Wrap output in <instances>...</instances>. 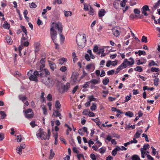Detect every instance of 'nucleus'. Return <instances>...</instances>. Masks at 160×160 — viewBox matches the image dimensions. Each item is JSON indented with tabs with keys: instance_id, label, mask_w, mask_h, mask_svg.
<instances>
[{
	"instance_id": "72a5a7b5",
	"label": "nucleus",
	"mask_w": 160,
	"mask_h": 160,
	"mask_svg": "<svg viewBox=\"0 0 160 160\" xmlns=\"http://www.w3.org/2000/svg\"><path fill=\"white\" fill-rule=\"evenodd\" d=\"M50 153L49 156V158L50 159H52L54 155V152H53V150L52 149H51L50 151Z\"/></svg>"
},
{
	"instance_id": "6ab92c4d",
	"label": "nucleus",
	"mask_w": 160,
	"mask_h": 160,
	"mask_svg": "<svg viewBox=\"0 0 160 160\" xmlns=\"http://www.w3.org/2000/svg\"><path fill=\"white\" fill-rule=\"evenodd\" d=\"M49 64L52 70H54L56 68V66L54 63L51 61H49Z\"/></svg>"
},
{
	"instance_id": "0eeeda50",
	"label": "nucleus",
	"mask_w": 160,
	"mask_h": 160,
	"mask_svg": "<svg viewBox=\"0 0 160 160\" xmlns=\"http://www.w3.org/2000/svg\"><path fill=\"white\" fill-rule=\"evenodd\" d=\"M23 112L25 113V115L26 118H31L33 117V112L31 109H28L26 111H23Z\"/></svg>"
},
{
	"instance_id": "de8ad7c7",
	"label": "nucleus",
	"mask_w": 160,
	"mask_h": 160,
	"mask_svg": "<svg viewBox=\"0 0 160 160\" xmlns=\"http://www.w3.org/2000/svg\"><path fill=\"white\" fill-rule=\"evenodd\" d=\"M134 13L135 14H138L140 13V11L137 8H135L134 9Z\"/></svg>"
},
{
	"instance_id": "412c9836",
	"label": "nucleus",
	"mask_w": 160,
	"mask_h": 160,
	"mask_svg": "<svg viewBox=\"0 0 160 160\" xmlns=\"http://www.w3.org/2000/svg\"><path fill=\"white\" fill-rule=\"evenodd\" d=\"M55 107L58 110H59L61 107V104L58 100H57L56 101Z\"/></svg>"
},
{
	"instance_id": "e2e57ef3",
	"label": "nucleus",
	"mask_w": 160,
	"mask_h": 160,
	"mask_svg": "<svg viewBox=\"0 0 160 160\" xmlns=\"http://www.w3.org/2000/svg\"><path fill=\"white\" fill-rule=\"evenodd\" d=\"M88 116L90 117H94L95 116L94 113L92 112L89 111L88 114Z\"/></svg>"
},
{
	"instance_id": "b1692460",
	"label": "nucleus",
	"mask_w": 160,
	"mask_h": 160,
	"mask_svg": "<svg viewBox=\"0 0 160 160\" xmlns=\"http://www.w3.org/2000/svg\"><path fill=\"white\" fill-rule=\"evenodd\" d=\"M66 62V60L65 58H62L58 60V63L62 65L64 62Z\"/></svg>"
},
{
	"instance_id": "4d7b16f0",
	"label": "nucleus",
	"mask_w": 160,
	"mask_h": 160,
	"mask_svg": "<svg viewBox=\"0 0 160 160\" xmlns=\"http://www.w3.org/2000/svg\"><path fill=\"white\" fill-rule=\"evenodd\" d=\"M30 8H35L37 7V5L33 2L31 4Z\"/></svg>"
},
{
	"instance_id": "c03bdc74",
	"label": "nucleus",
	"mask_w": 160,
	"mask_h": 160,
	"mask_svg": "<svg viewBox=\"0 0 160 160\" xmlns=\"http://www.w3.org/2000/svg\"><path fill=\"white\" fill-rule=\"evenodd\" d=\"M104 49L103 48H101V49H99L98 50V52H97V54L98 55H100L101 54H102V52H104Z\"/></svg>"
},
{
	"instance_id": "423d86ee",
	"label": "nucleus",
	"mask_w": 160,
	"mask_h": 160,
	"mask_svg": "<svg viewBox=\"0 0 160 160\" xmlns=\"http://www.w3.org/2000/svg\"><path fill=\"white\" fill-rule=\"evenodd\" d=\"M42 82L45 85L50 86L53 83L52 79L51 78L45 77L43 78L42 79Z\"/></svg>"
},
{
	"instance_id": "9d476101",
	"label": "nucleus",
	"mask_w": 160,
	"mask_h": 160,
	"mask_svg": "<svg viewBox=\"0 0 160 160\" xmlns=\"http://www.w3.org/2000/svg\"><path fill=\"white\" fill-rule=\"evenodd\" d=\"M50 72L49 71H39L38 72V76H40L42 77H46L47 75H49Z\"/></svg>"
},
{
	"instance_id": "680f3d73",
	"label": "nucleus",
	"mask_w": 160,
	"mask_h": 160,
	"mask_svg": "<svg viewBox=\"0 0 160 160\" xmlns=\"http://www.w3.org/2000/svg\"><path fill=\"white\" fill-rule=\"evenodd\" d=\"M93 52H98V47L97 46H95L94 47L93 49Z\"/></svg>"
},
{
	"instance_id": "a18cd8bd",
	"label": "nucleus",
	"mask_w": 160,
	"mask_h": 160,
	"mask_svg": "<svg viewBox=\"0 0 160 160\" xmlns=\"http://www.w3.org/2000/svg\"><path fill=\"white\" fill-rule=\"evenodd\" d=\"M127 2V1L123 0L121 2L120 5L122 7H124L126 5V3Z\"/></svg>"
},
{
	"instance_id": "c756f323",
	"label": "nucleus",
	"mask_w": 160,
	"mask_h": 160,
	"mask_svg": "<svg viewBox=\"0 0 160 160\" xmlns=\"http://www.w3.org/2000/svg\"><path fill=\"white\" fill-rule=\"evenodd\" d=\"M98 151L102 154H103L106 151V149L104 148H100L98 150Z\"/></svg>"
},
{
	"instance_id": "49530a36",
	"label": "nucleus",
	"mask_w": 160,
	"mask_h": 160,
	"mask_svg": "<svg viewBox=\"0 0 160 160\" xmlns=\"http://www.w3.org/2000/svg\"><path fill=\"white\" fill-rule=\"evenodd\" d=\"M88 99L90 102L94 101L96 100V98H94L93 96L92 95L89 96L88 97Z\"/></svg>"
},
{
	"instance_id": "ea45409f",
	"label": "nucleus",
	"mask_w": 160,
	"mask_h": 160,
	"mask_svg": "<svg viewBox=\"0 0 160 160\" xmlns=\"http://www.w3.org/2000/svg\"><path fill=\"white\" fill-rule=\"evenodd\" d=\"M141 157L144 158L145 157V155H146V152L142 150V149H141Z\"/></svg>"
},
{
	"instance_id": "603ef678",
	"label": "nucleus",
	"mask_w": 160,
	"mask_h": 160,
	"mask_svg": "<svg viewBox=\"0 0 160 160\" xmlns=\"http://www.w3.org/2000/svg\"><path fill=\"white\" fill-rule=\"evenodd\" d=\"M155 65L157 66V65L153 61H152L151 62L149 63V66L150 67Z\"/></svg>"
},
{
	"instance_id": "20e7f679",
	"label": "nucleus",
	"mask_w": 160,
	"mask_h": 160,
	"mask_svg": "<svg viewBox=\"0 0 160 160\" xmlns=\"http://www.w3.org/2000/svg\"><path fill=\"white\" fill-rule=\"evenodd\" d=\"M129 60H130V61L127 59H125L123 62L118 67L116 70H121L125 68L128 66L133 64L134 63V60L133 58H130Z\"/></svg>"
},
{
	"instance_id": "bb28decb",
	"label": "nucleus",
	"mask_w": 160,
	"mask_h": 160,
	"mask_svg": "<svg viewBox=\"0 0 160 160\" xmlns=\"http://www.w3.org/2000/svg\"><path fill=\"white\" fill-rule=\"evenodd\" d=\"M64 15L66 17L71 16L72 15V12L71 11H64Z\"/></svg>"
},
{
	"instance_id": "5701e85b",
	"label": "nucleus",
	"mask_w": 160,
	"mask_h": 160,
	"mask_svg": "<svg viewBox=\"0 0 160 160\" xmlns=\"http://www.w3.org/2000/svg\"><path fill=\"white\" fill-rule=\"evenodd\" d=\"M86 69H94L95 67L93 64H90L87 65L86 67Z\"/></svg>"
},
{
	"instance_id": "a878e982",
	"label": "nucleus",
	"mask_w": 160,
	"mask_h": 160,
	"mask_svg": "<svg viewBox=\"0 0 160 160\" xmlns=\"http://www.w3.org/2000/svg\"><path fill=\"white\" fill-rule=\"evenodd\" d=\"M43 110V112L44 115H46L47 114V110L44 105H42L41 106Z\"/></svg>"
},
{
	"instance_id": "8fccbe9b",
	"label": "nucleus",
	"mask_w": 160,
	"mask_h": 160,
	"mask_svg": "<svg viewBox=\"0 0 160 160\" xmlns=\"http://www.w3.org/2000/svg\"><path fill=\"white\" fill-rule=\"evenodd\" d=\"M83 9L85 11H88L89 10L88 5L84 3Z\"/></svg>"
},
{
	"instance_id": "f704fd0d",
	"label": "nucleus",
	"mask_w": 160,
	"mask_h": 160,
	"mask_svg": "<svg viewBox=\"0 0 160 160\" xmlns=\"http://www.w3.org/2000/svg\"><path fill=\"white\" fill-rule=\"evenodd\" d=\"M147 38L144 36H142L141 40V41L143 42L147 43Z\"/></svg>"
},
{
	"instance_id": "473e14b6",
	"label": "nucleus",
	"mask_w": 160,
	"mask_h": 160,
	"mask_svg": "<svg viewBox=\"0 0 160 160\" xmlns=\"http://www.w3.org/2000/svg\"><path fill=\"white\" fill-rule=\"evenodd\" d=\"M90 10L89 11V13L91 15H93L94 14V10L93 8L91 6L90 7Z\"/></svg>"
},
{
	"instance_id": "5fc2aeb1",
	"label": "nucleus",
	"mask_w": 160,
	"mask_h": 160,
	"mask_svg": "<svg viewBox=\"0 0 160 160\" xmlns=\"http://www.w3.org/2000/svg\"><path fill=\"white\" fill-rule=\"evenodd\" d=\"M14 75L16 77H19L21 76V74L19 72L16 71L14 73Z\"/></svg>"
},
{
	"instance_id": "c9c22d12",
	"label": "nucleus",
	"mask_w": 160,
	"mask_h": 160,
	"mask_svg": "<svg viewBox=\"0 0 160 160\" xmlns=\"http://www.w3.org/2000/svg\"><path fill=\"white\" fill-rule=\"evenodd\" d=\"M125 115L126 116H129L130 117H132L133 116V113L130 111H128V112H127L126 113Z\"/></svg>"
},
{
	"instance_id": "393cba45",
	"label": "nucleus",
	"mask_w": 160,
	"mask_h": 160,
	"mask_svg": "<svg viewBox=\"0 0 160 160\" xmlns=\"http://www.w3.org/2000/svg\"><path fill=\"white\" fill-rule=\"evenodd\" d=\"M19 99L22 101L23 102H24L27 99V97L25 96H23L22 95H19L18 96Z\"/></svg>"
},
{
	"instance_id": "f03ea898",
	"label": "nucleus",
	"mask_w": 160,
	"mask_h": 160,
	"mask_svg": "<svg viewBox=\"0 0 160 160\" xmlns=\"http://www.w3.org/2000/svg\"><path fill=\"white\" fill-rule=\"evenodd\" d=\"M50 135V130L48 131V134H47L46 132H44L42 129L40 128L37 132L36 136L38 138H40L41 139L45 140L47 139L49 140Z\"/></svg>"
},
{
	"instance_id": "79ce46f5",
	"label": "nucleus",
	"mask_w": 160,
	"mask_h": 160,
	"mask_svg": "<svg viewBox=\"0 0 160 160\" xmlns=\"http://www.w3.org/2000/svg\"><path fill=\"white\" fill-rule=\"evenodd\" d=\"M138 52L139 56H140L142 55H145L146 54V53L144 51L139 50L138 51Z\"/></svg>"
},
{
	"instance_id": "f257e3e1",
	"label": "nucleus",
	"mask_w": 160,
	"mask_h": 160,
	"mask_svg": "<svg viewBox=\"0 0 160 160\" xmlns=\"http://www.w3.org/2000/svg\"><path fill=\"white\" fill-rule=\"evenodd\" d=\"M62 27L61 23H53L52 24L50 30V34L52 39L53 42L56 41V39L57 36V32L54 29H57L60 33L62 32Z\"/></svg>"
},
{
	"instance_id": "6e6552de",
	"label": "nucleus",
	"mask_w": 160,
	"mask_h": 160,
	"mask_svg": "<svg viewBox=\"0 0 160 160\" xmlns=\"http://www.w3.org/2000/svg\"><path fill=\"white\" fill-rule=\"evenodd\" d=\"M26 145L25 144L23 143L21 144L20 146L17 147L16 148L17 153L19 155H21L22 153V150L24 149Z\"/></svg>"
},
{
	"instance_id": "4468645a",
	"label": "nucleus",
	"mask_w": 160,
	"mask_h": 160,
	"mask_svg": "<svg viewBox=\"0 0 160 160\" xmlns=\"http://www.w3.org/2000/svg\"><path fill=\"white\" fill-rule=\"evenodd\" d=\"M53 115L56 117H58L60 119H61L62 116L60 113L59 112V110H54L53 112Z\"/></svg>"
},
{
	"instance_id": "13d9d810",
	"label": "nucleus",
	"mask_w": 160,
	"mask_h": 160,
	"mask_svg": "<svg viewBox=\"0 0 160 160\" xmlns=\"http://www.w3.org/2000/svg\"><path fill=\"white\" fill-rule=\"evenodd\" d=\"M151 148L152 149V152L153 155H155L157 153V151L156 149L153 147H151Z\"/></svg>"
},
{
	"instance_id": "f3484780",
	"label": "nucleus",
	"mask_w": 160,
	"mask_h": 160,
	"mask_svg": "<svg viewBox=\"0 0 160 160\" xmlns=\"http://www.w3.org/2000/svg\"><path fill=\"white\" fill-rule=\"evenodd\" d=\"M106 13V12L104 9H101L98 12V14L99 17L102 18L105 15Z\"/></svg>"
},
{
	"instance_id": "2eb2a0df",
	"label": "nucleus",
	"mask_w": 160,
	"mask_h": 160,
	"mask_svg": "<svg viewBox=\"0 0 160 160\" xmlns=\"http://www.w3.org/2000/svg\"><path fill=\"white\" fill-rule=\"evenodd\" d=\"M39 44L38 42L35 43L34 44V47L35 48V52L36 54L38 53L39 51Z\"/></svg>"
},
{
	"instance_id": "f8f14e48",
	"label": "nucleus",
	"mask_w": 160,
	"mask_h": 160,
	"mask_svg": "<svg viewBox=\"0 0 160 160\" xmlns=\"http://www.w3.org/2000/svg\"><path fill=\"white\" fill-rule=\"evenodd\" d=\"M70 84L69 83H67L65 85H63L61 86V88L62 90V92H67L69 88Z\"/></svg>"
},
{
	"instance_id": "39448f33",
	"label": "nucleus",
	"mask_w": 160,
	"mask_h": 160,
	"mask_svg": "<svg viewBox=\"0 0 160 160\" xmlns=\"http://www.w3.org/2000/svg\"><path fill=\"white\" fill-rule=\"evenodd\" d=\"M29 71L28 72V75L29 77V79L32 81H38L37 78L38 77V72L37 71Z\"/></svg>"
},
{
	"instance_id": "7ed1b4c3",
	"label": "nucleus",
	"mask_w": 160,
	"mask_h": 160,
	"mask_svg": "<svg viewBox=\"0 0 160 160\" xmlns=\"http://www.w3.org/2000/svg\"><path fill=\"white\" fill-rule=\"evenodd\" d=\"M76 41L79 46L83 47L85 45V42L86 41V37L85 34H78L77 36Z\"/></svg>"
},
{
	"instance_id": "bf43d9fd",
	"label": "nucleus",
	"mask_w": 160,
	"mask_h": 160,
	"mask_svg": "<svg viewBox=\"0 0 160 160\" xmlns=\"http://www.w3.org/2000/svg\"><path fill=\"white\" fill-rule=\"evenodd\" d=\"M77 158L78 160H80V158H84L83 155L82 154H79L77 155Z\"/></svg>"
},
{
	"instance_id": "1a4fd4ad",
	"label": "nucleus",
	"mask_w": 160,
	"mask_h": 160,
	"mask_svg": "<svg viewBox=\"0 0 160 160\" xmlns=\"http://www.w3.org/2000/svg\"><path fill=\"white\" fill-rule=\"evenodd\" d=\"M45 58H42L40 61V70H47L46 69L44 68L45 66Z\"/></svg>"
},
{
	"instance_id": "e433bc0d",
	"label": "nucleus",
	"mask_w": 160,
	"mask_h": 160,
	"mask_svg": "<svg viewBox=\"0 0 160 160\" xmlns=\"http://www.w3.org/2000/svg\"><path fill=\"white\" fill-rule=\"evenodd\" d=\"M22 32H24L26 35L27 34V31L25 26H21V27Z\"/></svg>"
},
{
	"instance_id": "37998d69",
	"label": "nucleus",
	"mask_w": 160,
	"mask_h": 160,
	"mask_svg": "<svg viewBox=\"0 0 160 160\" xmlns=\"http://www.w3.org/2000/svg\"><path fill=\"white\" fill-rule=\"evenodd\" d=\"M109 82V80L108 78H106L103 80L102 81L103 84L106 85L108 84V83Z\"/></svg>"
},
{
	"instance_id": "338daca9",
	"label": "nucleus",
	"mask_w": 160,
	"mask_h": 160,
	"mask_svg": "<svg viewBox=\"0 0 160 160\" xmlns=\"http://www.w3.org/2000/svg\"><path fill=\"white\" fill-rule=\"evenodd\" d=\"M47 99L49 101H51L52 100V96L50 94H48L47 97Z\"/></svg>"
},
{
	"instance_id": "aec40b11",
	"label": "nucleus",
	"mask_w": 160,
	"mask_h": 160,
	"mask_svg": "<svg viewBox=\"0 0 160 160\" xmlns=\"http://www.w3.org/2000/svg\"><path fill=\"white\" fill-rule=\"evenodd\" d=\"M2 27L5 29H9L10 27V25L7 21H6L2 25Z\"/></svg>"
},
{
	"instance_id": "774afa93",
	"label": "nucleus",
	"mask_w": 160,
	"mask_h": 160,
	"mask_svg": "<svg viewBox=\"0 0 160 160\" xmlns=\"http://www.w3.org/2000/svg\"><path fill=\"white\" fill-rule=\"evenodd\" d=\"M90 157L92 159V160H96V158L95 155L93 154H91L90 155Z\"/></svg>"
},
{
	"instance_id": "58836bf2",
	"label": "nucleus",
	"mask_w": 160,
	"mask_h": 160,
	"mask_svg": "<svg viewBox=\"0 0 160 160\" xmlns=\"http://www.w3.org/2000/svg\"><path fill=\"white\" fill-rule=\"evenodd\" d=\"M113 5L115 8L117 9L118 8L119 4L116 2H114L113 3Z\"/></svg>"
},
{
	"instance_id": "4be33fe9",
	"label": "nucleus",
	"mask_w": 160,
	"mask_h": 160,
	"mask_svg": "<svg viewBox=\"0 0 160 160\" xmlns=\"http://www.w3.org/2000/svg\"><path fill=\"white\" fill-rule=\"evenodd\" d=\"M6 40L7 42L9 45H11L12 43V40L10 37L8 36L6 37Z\"/></svg>"
},
{
	"instance_id": "a211bd4d",
	"label": "nucleus",
	"mask_w": 160,
	"mask_h": 160,
	"mask_svg": "<svg viewBox=\"0 0 160 160\" xmlns=\"http://www.w3.org/2000/svg\"><path fill=\"white\" fill-rule=\"evenodd\" d=\"M90 82L92 84H99L100 83V78L98 79H92L90 81Z\"/></svg>"
},
{
	"instance_id": "c85d7f7f",
	"label": "nucleus",
	"mask_w": 160,
	"mask_h": 160,
	"mask_svg": "<svg viewBox=\"0 0 160 160\" xmlns=\"http://www.w3.org/2000/svg\"><path fill=\"white\" fill-rule=\"evenodd\" d=\"M132 160H140V159L138 155H134L132 156Z\"/></svg>"
},
{
	"instance_id": "09e8293b",
	"label": "nucleus",
	"mask_w": 160,
	"mask_h": 160,
	"mask_svg": "<svg viewBox=\"0 0 160 160\" xmlns=\"http://www.w3.org/2000/svg\"><path fill=\"white\" fill-rule=\"evenodd\" d=\"M78 86H76L72 90V93L73 94L75 93L77 90L78 89Z\"/></svg>"
},
{
	"instance_id": "0e129e2a",
	"label": "nucleus",
	"mask_w": 160,
	"mask_h": 160,
	"mask_svg": "<svg viewBox=\"0 0 160 160\" xmlns=\"http://www.w3.org/2000/svg\"><path fill=\"white\" fill-rule=\"evenodd\" d=\"M131 96H127L125 98V102H127L131 99Z\"/></svg>"
},
{
	"instance_id": "69168bd1",
	"label": "nucleus",
	"mask_w": 160,
	"mask_h": 160,
	"mask_svg": "<svg viewBox=\"0 0 160 160\" xmlns=\"http://www.w3.org/2000/svg\"><path fill=\"white\" fill-rule=\"evenodd\" d=\"M85 59L87 60L88 61H90V59L89 55L87 54H86L85 55Z\"/></svg>"
},
{
	"instance_id": "a19ab883",
	"label": "nucleus",
	"mask_w": 160,
	"mask_h": 160,
	"mask_svg": "<svg viewBox=\"0 0 160 160\" xmlns=\"http://www.w3.org/2000/svg\"><path fill=\"white\" fill-rule=\"evenodd\" d=\"M90 82V81L87 82H86L83 85L82 87L83 88H87L89 87V84Z\"/></svg>"
},
{
	"instance_id": "ddd939ff",
	"label": "nucleus",
	"mask_w": 160,
	"mask_h": 160,
	"mask_svg": "<svg viewBox=\"0 0 160 160\" xmlns=\"http://www.w3.org/2000/svg\"><path fill=\"white\" fill-rule=\"evenodd\" d=\"M113 35L116 37H118L120 35V32L117 27L113 28L112 29Z\"/></svg>"
},
{
	"instance_id": "4c0bfd02",
	"label": "nucleus",
	"mask_w": 160,
	"mask_h": 160,
	"mask_svg": "<svg viewBox=\"0 0 160 160\" xmlns=\"http://www.w3.org/2000/svg\"><path fill=\"white\" fill-rule=\"evenodd\" d=\"M6 116V115L4 111H1V118L2 119L4 118Z\"/></svg>"
},
{
	"instance_id": "864d4df0",
	"label": "nucleus",
	"mask_w": 160,
	"mask_h": 160,
	"mask_svg": "<svg viewBox=\"0 0 160 160\" xmlns=\"http://www.w3.org/2000/svg\"><path fill=\"white\" fill-rule=\"evenodd\" d=\"M160 5V0H159L153 6V7L155 8H157L158 6Z\"/></svg>"
},
{
	"instance_id": "7c9ffc66",
	"label": "nucleus",
	"mask_w": 160,
	"mask_h": 160,
	"mask_svg": "<svg viewBox=\"0 0 160 160\" xmlns=\"http://www.w3.org/2000/svg\"><path fill=\"white\" fill-rule=\"evenodd\" d=\"M150 146L148 144H145L143 146V148H141V149H142V150H146L147 149L149 148Z\"/></svg>"
},
{
	"instance_id": "dca6fc26",
	"label": "nucleus",
	"mask_w": 160,
	"mask_h": 160,
	"mask_svg": "<svg viewBox=\"0 0 160 160\" xmlns=\"http://www.w3.org/2000/svg\"><path fill=\"white\" fill-rule=\"evenodd\" d=\"M142 132V130L140 129L137 131L136 132L135 134L134 135V137L135 138H138L140 137L141 134Z\"/></svg>"
},
{
	"instance_id": "9b49d317",
	"label": "nucleus",
	"mask_w": 160,
	"mask_h": 160,
	"mask_svg": "<svg viewBox=\"0 0 160 160\" xmlns=\"http://www.w3.org/2000/svg\"><path fill=\"white\" fill-rule=\"evenodd\" d=\"M150 11V9H149L148 6V5H144L141 8L142 12L145 16H148V14L146 11Z\"/></svg>"
},
{
	"instance_id": "052dcab7",
	"label": "nucleus",
	"mask_w": 160,
	"mask_h": 160,
	"mask_svg": "<svg viewBox=\"0 0 160 160\" xmlns=\"http://www.w3.org/2000/svg\"><path fill=\"white\" fill-rule=\"evenodd\" d=\"M154 84L156 86H158V78H156L154 80Z\"/></svg>"
},
{
	"instance_id": "2f4dec72",
	"label": "nucleus",
	"mask_w": 160,
	"mask_h": 160,
	"mask_svg": "<svg viewBox=\"0 0 160 160\" xmlns=\"http://www.w3.org/2000/svg\"><path fill=\"white\" fill-rule=\"evenodd\" d=\"M97 108L96 105L95 103H93L90 109L92 111L95 110Z\"/></svg>"
},
{
	"instance_id": "6e6d98bb",
	"label": "nucleus",
	"mask_w": 160,
	"mask_h": 160,
	"mask_svg": "<svg viewBox=\"0 0 160 160\" xmlns=\"http://www.w3.org/2000/svg\"><path fill=\"white\" fill-rule=\"evenodd\" d=\"M17 140L18 142H21V141L22 140V138H21V136H17Z\"/></svg>"
},
{
	"instance_id": "cd10ccee",
	"label": "nucleus",
	"mask_w": 160,
	"mask_h": 160,
	"mask_svg": "<svg viewBox=\"0 0 160 160\" xmlns=\"http://www.w3.org/2000/svg\"><path fill=\"white\" fill-rule=\"evenodd\" d=\"M78 76V74L76 72H73L72 76V78L74 79V81L77 79V77Z\"/></svg>"
},
{
	"instance_id": "3c124183",
	"label": "nucleus",
	"mask_w": 160,
	"mask_h": 160,
	"mask_svg": "<svg viewBox=\"0 0 160 160\" xmlns=\"http://www.w3.org/2000/svg\"><path fill=\"white\" fill-rule=\"evenodd\" d=\"M136 138H135V137H134L133 138V140H132L131 141H130V142L131 144L132 143H136L138 142V141L136 139Z\"/></svg>"
}]
</instances>
